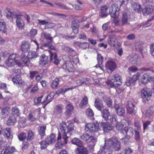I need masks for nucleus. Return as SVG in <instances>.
Instances as JSON below:
<instances>
[{
  "label": "nucleus",
  "instance_id": "1",
  "mask_svg": "<svg viewBox=\"0 0 154 154\" xmlns=\"http://www.w3.org/2000/svg\"><path fill=\"white\" fill-rule=\"evenodd\" d=\"M61 132H59L57 137V140L59 141L55 145L57 149L61 148L63 145L67 143L68 138L70 135V132L73 130V125L72 123L69 124L67 126L66 123L62 122L60 125Z\"/></svg>",
  "mask_w": 154,
  "mask_h": 154
},
{
  "label": "nucleus",
  "instance_id": "2",
  "mask_svg": "<svg viewBox=\"0 0 154 154\" xmlns=\"http://www.w3.org/2000/svg\"><path fill=\"white\" fill-rule=\"evenodd\" d=\"M111 147H113L116 151H118L120 149V143L116 137H113L105 140V146L100 147L98 154H106ZM107 154L111 153H108Z\"/></svg>",
  "mask_w": 154,
  "mask_h": 154
},
{
  "label": "nucleus",
  "instance_id": "3",
  "mask_svg": "<svg viewBox=\"0 0 154 154\" xmlns=\"http://www.w3.org/2000/svg\"><path fill=\"white\" fill-rule=\"evenodd\" d=\"M81 137L87 143H90L88 146L90 149H92L94 148L97 142V138L91 136L89 133H84L81 136Z\"/></svg>",
  "mask_w": 154,
  "mask_h": 154
},
{
  "label": "nucleus",
  "instance_id": "4",
  "mask_svg": "<svg viewBox=\"0 0 154 154\" xmlns=\"http://www.w3.org/2000/svg\"><path fill=\"white\" fill-rule=\"evenodd\" d=\"M18 56L16 54H12L10 55L7 60L5 61L6 66L8 67H12L16 63L18 66H22V63L16 60V58Z\"/></svg>",
  "mask_w": 154,
  "mask_h": 154
},
{
  "label": "nucleus",
  "instance_id": "5",
  "mask_svg": "<svg viewBox=\"0 0 154 154\" xmlns=\"http://www.w3.org/2000/svg\"><path fill=\"white\" fill-rule=\"evenodd\" d=\"M106 83L112 87L120 85L122 84L121 77L118 74H116L113 75L111 80L107 82Z\"/></svg>",
  "mask_w": 154,
  "mask_h": 154
},
{
  "label": "nucleus",
  "instance_id": "6",
  "mask_svg": "<svg viewBox=\"0 0 154 154\" xmlns=\"http://www.w3.org/2000/svg\"><path fill=\"white\" fill-rule=\"evenodd\" d=\"M63 59L65 60L63 64V68L67 70L69 72H72L74 71V67L72 62L69 60V58L68 56L65 55L63 57Z\"/></svg>",
  "mask_w": 154,
  "mask_h": 154
},
{
  "label": "nucleus",
  "instance_id": "7",
  "mask_svg": "<svg viewBox=\"0 0 154 154\" xmlns=\"http://www.w3.org/2000/svg\"><path fill=\"white\" fill-rule=\"evenodd\" d=\"M101 126V123H98L87 124L85 127V130L87 131H96L100 129V126Z\"/></svg>",
  "mask_w": 154,
  "mask_h": 154
},
{
  "label": "nucleus",
  "instance_id": "8",
  "mask_svg": "<svg viewBox=\"0 0 154 154\" xmlns=\"http://www.w3.org/2000/svg\"><path fill=\"white\" fill-rule=\"evenodd\" d=\"M119 9L118 5L115 4L112 5L109 8V14L112 17L115 18L119 16Z\"/></svg>",
  "mask_w": 154,
  "mask_h": 154
},
{
  "label": "nucleus",
  "instance_id": "9",
  "mask_svg": "<svg viewBox=\"0 0 154 154\" xmlns=\"http://www.w3.org/2000/svg\"><path fill=\"white\" fill-rule=\"evenodd\" d=\"M141 94L144 102L148 101L152 97V93L149 88H144L141 91Z\"/></svg>",
  "mask_w": 154,
  "mask_h": 154
},
{
  "label": "nucleus",
  "instance_id": "10",
  "mask_svg": "<svg viewBox=\"0 0 154 154\" xmlns=\"http://www.w3.org/2000/svg\"><path fill=\"white\" fill-rule=\"evenodd\" d=\"M114 107L118 115L122 116L124 115L125 110L124 107L115 103L114 104Z\"/></svg>",
  "mask_w": 154,
  "mask_h": 154
},
{
  "label": "nucleus",
  "instance_id": "11",
  "mask_svg": "<svg viewBox=\"0 0 154 154\" xmlns=\"http://www.w3.org/2000/svg\"><path fill=\"white\" fill-rule=\"evenodd\" d=\"M48 51L50 53V61L57 65H58L60 60L57 58V54L55 52H51L50 50Z\"/></svg>",
  "mask_w": 154,
  "mask_h": 154
},
{
  "label": "nucleus",
  "instance_id": "12",
  "mask_svg": "<svg viewBox=\"0 0 154 154\" xmlns=\"http://www.w3.org/2000/svg\"><path fill=\"white\" fill-rule=\"evenodd\" d=\"M105 67L107 70H109L112 72L116 68V65L114 61L109 60L106 63Z\"/></svg>",
  "mask_w": 154,
  "mask_h": 154
},
{
  "label": "nucleus",
  "instance_id": "13",
  "mask_svg": "<svg viewBox=\"0 0 154 154\" xmlns=\"http://www.w3.org/2000/svg\"><path fill=\"white\" fill-rule=\"evenodd\" d=\"M141 82L143 84H145L148 82L152 83L154 85V76L151 77L145 74L143 75Z\"/></svg>",
  "mask_w": 154,
  "mask_h": 154
},
{
  "label": "nucleus",
  "instance_id": "14",
  "mask_svg": "<svg viewBox=\"0 0 154 154\" xmlns=\"http://www.w3.org/2000/svg\"><path fill=\"white\" fill-rule=\"evenodd\" d=\"M141 120L140 119L139 121L137 122H135V128H136L137 131L135 130V140L139 141L140 139L139 134L140 132L141 126L140 122Z\"/></svg>",
  "mask_w": 154,
  "mask_h": 154
},
{
  "label": "nucleus",
  "instance_id": "15",
  "mask_svg": "<svg viewBox=\"0 0 154 154\" xmlns=\"http://www.w3.org/2000/svg\"><path fill=\"white\" fill-rule=\"evenodd\" d=\"M76 154H88V151L86 148L83 146H79L75 151Z\"/></svg>",
  "mask_w": 154,
  "mask_h": 154
},
{
  "label": "nucleus",
  "instance_id": "16",
  "mask_svg": "<svg viewBox=\"0 0 154 154\" xmlns=\"http://www.w3.org/2000/svg\"><path fill=\"white\" fill-rule=\"evenodd\" d=\"M15 151V149L14 147L8 146L3 149L1 152V154H12Z\"/></svg>",
  "mask_w": 154,
  "mask_h": 154
},
{
  "label": "nucleus",
  "instance_id": "17",
  "mask_svg": "<svg viewBox=\"0 0 154 154\" xmlns=\"http://www.w3.org/2000/svg\"><path fill=\"white\" fill-rule=\"evenodd\" d=\"M154 7L152 5H148L143 10V14L146 15L151 14L153 11Z\"/></svg>",
  "mask_w": 154,
  "mask_h": 154
},
{
  "label": "nucleus",
  "instance_id": "18",
  "mask_svg": "<svg viewBox=\"0 0 154 154\" xmlns=\"http://www.w3.org/2000/svg\"><path fill=\"white\" fill-rule=\"evenodd\" d=\"M11 130L9 128L3 129L2 134L4 137L8 139L11 138L12 137L11 134Z\"/></svg>",
  "mask_w": 154,
  "mask_h": 154
},
{
  "label": "nucleus",
  "instance_id": "19",
  "mask_svg": "<svg viewBox=\"0 0 154 154\" xmlns=\"http://www.w3.org/2000/svg\"><path fill=\"white\" fill-rule=\"evenodd\" d=\"M20 48L23 52H26L29 50L30 45L28 42L26 41H23L21 43Z\"/></svg>",
  "mask_w": 154,
  "mask_h": 154
},
{
  "label": "nucleus",
  "instance_id": "20",
  "mask_svg": "<svg viewBox=\"0 0 154 154\" xmlns=\"http://www.w3.org/2000/svg\"><path fill=\"white\" fill-rule=\"evenodd\" d=\"M75 88V87H72L71 88H68L66 86H65L56 91V94H64L67 91L69 90H72Z\"/></svg>",
  "mask_w": 154,
  "mask_h": 154
},
{
  "label": "nucleus",
  "instance_id": "21",
  "mask_svg": "<svg viewBox=\"0 0 154 154\" xmlns=\"http://www.w3.org/2000/svg\"><path fill=\"white\" fill-rule=\"evenodd\" d=\"M94 106L98 110L100 111H101V109L104 107L102 101L99 99L95 100Z\"/></svg>",
  "mask_w": 154,
  "mask_h": 154
},
{
  "label": "nucleus",
  "instance_id": "22",
  "mask_svg": "<svg viewBox=\"0 0 154 154\" xmlns=\"http://www.w3.org/2000/svg\"><path fill=\"white\" fill-rule=\"evenodd\" d=\"M127 106V112L129 114L133 113L134 105V103L131 101L128 102Z\"/></svg>",
  "mask_w": 154,
  "mask_h": 154
},
{
  "label": "nucleus",
  "instance_id": "23",
  "mask_svg": "<svg viewBox=\"0 0 154 154\" xmlns=\"http://www.w3.org/2000/svg\"><path fill=\"white\" fill-rule=\"evenodd\" d=\"M97 59L98 64H97L95 67L96 68H99L100 69L103 70V67L100 66L102 64L103 62V58L102 55L99 54H98Z\"/></svg>",
  "mask_w": 154,
  "mask_h": 154
},
{
  "label": "nucleus",
  "instance_id": "24",
  "mask_svg": "<svg viewBox=\"0 0 154 154\" xmlns=\"http://www.w3.org/2000/svg\"><path fill=\"white\" fill-rule=\"evenodd\" d=\"M102 126L103 131L106 132H108L112 129V127L111 125L109 123H103L102 125L101 124V126Z\"/></svg>",
  "mask_w": 154,
  "mask_h": 154
},
{
  "label": "nucleus",
  "instance_id": "25",
  "mask_svg": "<svg viewBox=\"0 0 154 154\" xmlns=\"http://www.w3.org/2000/svg\"><path fill=\"white\" fill-rule=\"evenodd\" d=\"M135 49L139 51V52L140 54V55L143 58V56L142 53L143 50L142 43L141 42H136L135 43Z\"/></svg>",
  "mask_w": 154,
  "mask_h": 154
},
{
  "label": "nucleus",
  "instance_id": "26",
  "mask_svg": "<svg viewBox=\"0 0 154 154\" xmlns=\"http://www.w3.org/2000/svg\"><path fill=\"white\" fill-rule=\"evenodd\" d=\"M48 62V57L45 54L42 55L40 58L39 61L40 64L43 66L46 64Z\"/></svg>",
  "mask_w": 154,
  "mask_h": 154
},
{
  "label": "nucleus",
  "instance_id": "27",
  "mask_svg": "<svg viewBox=\"0 0 154 154\" xmlns=\"http://www.w3.org/2000/svg\"><path fill=\"white\" fill-rule=\"evenodd\" d=\"M16 24L17 26L20 29H22L24 25V21L21 17H18L16 20Z\"/></svg>",
  "mask_w": 154,
  "mask_h": 154
},
{
  "label": "nucleus",
  "instance_id": "28",
  "mask_svg": "<svg viewBox=\"0 0 154 154\" xmlns=\"http://www.w3.org/2000/svg\"><path fill=\"white\" fill-rule=\"evenodd\" d=\"M66 115L68 116H70L73 110V107L72 104H69L66 105Z\"/></svg>",
  "mask_w": 154,
  "mask_h": 154
},
{
  "label": "nucleus",
  "instance_id": "29",
  "mask_svg": "<svg viewBox=\"0 0 154 154\" xmlns=\"http://www.w3.org/2000/svg\"><path fill=\"white\" fill-rule=\"evenodd\" d=\"M45 140L48 145L54 143L56 140L55 135L51 134L50 136H47Z\"/></svg>",
  "mask_w": 154,
  "mask_h": 154
},
{
  "label": "nucleus",
  "instance_id": "30",
  "mask_svg": "<svg viewBox=\"0 0 154 154\" xmlns=\"http://www.w3.org/2000/svg\"><path fill=\"white\" fill-rule=\"evenodd\" d=\"M38 56L37 53L35 51H30L28 54L27 57L29 60H34Z\"/></svg>",
  "mask_w": 154,
  "mask_h": 154
},
{
  "label": "nucleus",
  "instance_id": "31",
  "mask_svg": "<svg viewBox=\"0 0 154 154\" xmlns=\"http://www.w3.org/2000/svg\"><path fill=\"white\" fill-rule=\"evenodd\" d=\"M17 120L14 116H10L7 121V124L8 125H12L17 122Z\"/></svg>",
  "mask_w": 154,
  "mask_h": 154
},
{
  "label": "nucleus",
  "instance_id": "32",
  "mask_svg": "<svg viewBox=\"0 0 154 154\" xmlns=\"http://www.w3.org/2000/svg\"><path fill=\"white\" fill-rule=\"evenodd\" d=\"M79 24L77 23L76 20H73L72 22L71 27L74 32L77 34L78 32V28Z\"/></svg>",
  "mask_w": 154,
  "mask_h": 154
},
{
  "label": "nucleus",
  "instance_id": "33",
  "mask_svg": "<svg viewBox=\"0 0 154 154\" xmlns=\"http://www.w3.org/2000/svg\"><path fill=\"white\" fill-rule=\"evenodd\" d=\"M46 128V126L45 125L39 126L38 128L39 134L42 138L45 135V130Z\"/></svg>",
  "mask_w": 154,
  "mask_h": 154
},
{
  "label": "nucleus",
  "instance_id": "34",
  "mask_svg": "<svg viewBox=\"0 0 154 154\" xmlns=\"http://www.w3.org/2000/svg\"><path fill=\"white\" fill-rule=\"evenodd\" d=\"M20 60L23 62V63H22V66L23 65V64L27 65L29 63V60L27 57L23 53L20 56Z\"/></svg>",
  "mask_w": 154,
  "mask_h": 154
},
{
  "label": "nucleus",
  "instance_id": "35",
  "mask_svg": "<svg viewBox=\"0 0 154 154\" xmlns=\"http://www.w3.org/2000/svg\"><path fill=\"white\" fill-rule=\"evenodd\" d=\"M12 81L14 84H16L17 85H20L23 83L21 78L19 75H17L13 78Z\"/></svg>",
  "mask_w": 154,
  "mask_h": 154
},
{
  "label": "nucleus",
  "instance_id": "36",
  "mask_svg": "<svg viewBox=\"0 0 154 154\" xmlns=\"http://www.w3.org/2000/svg\"><path fill=\"white\" fill-rule=\"evenodd\" d=\"M133 130L131 128H125L124 129V131L126 135L128 137L130 138L133 135Z\"/></svg>",
  "mask_w": 154,
  "mask_h": 154
},
{
  "label": "nucleus",
  "instance_id": "37",
  "mask_svg": "<svg viewBox=\"0 0 154 154\" xmlns=\"http://www.w3.org/2000/svg\"><path fill=\"white\" fill-rule=\"evenodd\" d=\"M63 106L62 104L57 105L54 109V112L57 114H60L62 113Z\"/></svg>",
  "mask_w": 154,
  "mask_h": 154
},
{
  "label": "nucleus",
  "instance_id": "38",
  "mask_svg": "<svg viewBox=\"0 0 154 154\" xmlns=\"http://www.w3.org/2000/svg\"><path fill=\"white\" fill-rule=\"evenodd\" d=\"M54 96V94L53 93H50L47 97L46 99L44 101L43 103H44L45 105H47L53 100V98Z\"/></svg>",
  "mask_w": 154,
  "mask_h": 154
},
{
  "label": "nucleus",
  "instance_id": "39",
  "mask_svg": "<svg viewBox=\"0 0 154 154\" xmlns=\"http://www.w3.org/2000/svg\"><path fill=\"white\" fill-rule=\"evenodd\" d=\"M88 103V99L87 97L85 96L81 100V102L79 105V107L81 108H84L85 106Z\"/></svg>",
  "mask_w": 154,
  "mask_h": 154
},
{
  "label": "nucleus",
  "instance_id": "40",
  "mask_svg": "<svg viewBox=\"0 0 154 154\" xmlns=\"http://www.w3.org/2000/svg\"><path fill=\"white\" fill-rule=\"evenodd\" d=\"M110 115V113L108 109H104L102 112V116L104 119L107 121L109 119V116Z\"/></svg>",
  "mask_w": 154,
  "mask_h": 154
},
{
  "label": "nucleus",
  "instance_id": "41",
  "mask_svg": "<svg viewBox=\"0 0 154 154\" xmlns=\"http://www.w3.org/2000/svg\"><path fill=\"white\" fill-rule=\"evenodd\" d=\"M10 112L9 108L8 106H6L3 108L2 110V115L4 117H6L8 114Z\"/></svg>",
  "mask_w": 154,
  "mask_h": 154
},
{
  "label": "nucleus",
  "instance_id": "42",
  "mask_svg": "<svg viewBox=\"0 0 154 154\" xmlns=\"http://www.w3.org/2000/svg\"><path fill=\"white\" fill-rule=\"evenodd\" d=\"M72 144L78 146H80L82 144V142L79 139L75 137L73 138L71 141Z\"/></svg>",
  "mask_w": 154,
  "mask_h": 154
},
{
  "label": "nucleus",
  "instance_id": "43",
  "mask_svg": "<svg viewBox=\"0 0 154 154\" xmlns=\"http://www.w3.org/2000/svg\"><path fill=\"white\" fill-rule=\"evenodd\" d=\"M128 16L127 14V12L125 11L122 13V22L123 24H126L128 22Z\"/></svg>",
  "mask_w": 154,
  "mask_h": 154
},
{
  "label": "nucleus",
  "instance_id": "44",
  "mask_svg": "<svg viewBox=\"0 0 154 154\" xmlns=\"http://www.w3.org/2000/svg\"><path fill=\"white\" fill-rule=\"evenodd\" d=\"M86 114L87 116L91 119H94V113L92 110L90 108H88L86 110Z\"/></svg>",
  "mask_w": 154,
  "mask_h": 154
},
{
  "label": "nucleus",
  "instance_id": "45",
  "mask_svg": "<svg viewBox=\"0 0 154 154\" xmlns=\"http://www.w3.org/2000/svg\"><path fill=\"white\" fill-rule=\"evenodd\" d=\"M6 26L5 22L3 20H0V31L5 32L6 31Z\"/></svg>",
  "mask_w": 154,
  "mask_h": 154
},
{
  "label": "nucleus",
  "instance_id": "46",
  "mask_svg": "<svg viewBox=\"0 0 154 154\" xmlns=\"http://www.w3.org/2000/svg\"><path fill=\"white\" fill-rule=\"evenodd\" d=\"M110 117L109 121L112 124L116 123V115L114 114H112L110 115Z\"/></svg>",
  "mask_w": 154,
  "mask_h": 154
},
{
  "label": "nucleus",
  "instance_id": "47",
  "mask_svg": "<svg viewBox=\"0 0 154 154\" xmlns=\"http://www.w3.org/2000/svg\"><path fill=\"white\" fill-rule=\"evenodd\" d=\"M8 12L6 15L7 18H14L16 17V14L15 13L13 12L12 11L7 10Z\"/></svg>",
  "mask_w": 154,
  "mask_h": 154
},
{
  "label": "nucleus",
  "instance_id": "48",
  "mask_svg": "<svg viewBox=\"0 0 154 154\" xmlns=\"http://www.w3.org/2000/svg\"><path fill=\"white\" fill-rule=\"evenodd\" d=\"M124 120H122L121 122H117L116 124V129L118 131H119L122 130L124 127V125L122 124Z\"/></svg>",
  "mask_w": 154,
  "mask_h": 154
},
{
  "label": "nucleus",
  "instance_id": "49",
  "mask_svg": "<svg viewBox=\"0 0 154 154\" xmlns=\"http://www.w3.org/2000/svg\"><path fill=\"white\" fill-rule=\"evenodd\" d=\"M77 45H79V46L82 48V49H86L87 48L89 47V44L86 42H84L83 43H79V42H77Z\"/></svg>",
  "mask_w": 154,
  "mask_h": 154
},
{
  "label": "nucleus",
  "instance_id": "50",
  "mask_svg": "<svg viewBox=\"0 0 154 154\" xmlns=\"http://www.w3.org/2000/svg\"><path fill=\"white\" fill-rule=\"evenodd\" d=\"M59 79H55L53 82L51 86L53 88L55 89L59 84Z\"/></svg>",
  "mask_w": 154,
  "mask_h": 154
},
{
  "label": "nucleus",
  "instance_id": "51",
  "mask_svg": "<svg viewBox=\"0 0 154 154\" xmlns=\"http://www.w3.org/2000/svg\"><path fill=\"white\" fill-rule=\"evenodd\" d=\"M40 148L42 149H45L47 147V145H48L45 140L41 141L40 143Z\"/></svg>",
  "mask_w": 154,
  "mask_h": 154
},
{
  "label": "nucleus",
  "instance_id": "52",
  "mask_svg": "<svg viewBox=\"0 0 154 154\" xmlns=\"http://www.w3.org/2000/svg\"><path fill=\"white\" fill-rule=\"evenodd\" d=\"M44 37L47 40H49L50 42H52V38L51 37L50 34L47 33H44L42 34Z\"/></svg>",
  "mask_w": 154,
  "mask_h": 154
},
{
  "label": "nucleus",
  "instance_id": "53",
  "mask_svg": "<svg viewBox=\"0 0 154 154\" xmlns=\"http://www.w3.org/2000/svg\"><path fill=\"white\" fill-rule=\"evenodd\" d=\"M153 113L152 109H149L146 110V116L147 117L149 118L152 115Z\"/></svg>",
  "mask_w": 154,
  "mask_h": 154
},
{
  "label": "nucleus",
  "instance_id": "54",
  "mask_svg": "<svg viewBox=\"0 0 154 154\" xmlns=\"http://www.w3.org/2000/svg\"><path fill=\"white\" fill-rule=\"evenodd\" d=\"M18 137L19 140H23L26 138V134L24 133H22L18 135Z\"/></svg>",
  "mask_w": 154,
  "mask_h": 154
},
{
  "label": "nucleus",
  "instance_id": "55",
  "mask_svg": "<svg viewBox=\"0 0 154 154\" xmlns=\"http://www.w3.org/2000/svg\"><path fill=\"white\" fill-rule=\"evenodd\" d=\"M49 14H51L53 15L58 17L60 18H63L64 17H65L66 16L63 14H60L58 13H55V12H52V13H48Z\"/></svg>",
  "mask_w": 154,
  "mask_h": 154
},
{
  "label": "nucleus",
  "instance_id": "56",
  "mask_svg": "<svg viewBox=\"0 0 154 154\" xmlns=\"http://www.w3.org/2000/svg\"><path fill=\"white\" fill-rule=\"evenodd\" d=\"M116 41L114 38H111L109 39L108 42L111 45H112L113 46H115Z\"/></svg>",
  "mask_w": 154,
  "mask_h": 154
},
{
  "label": "nucleus",
  "instance_id": "57",
  "mask_svg": "<svg viewBox=\"0 0 154 154\" xmlns=\"http://www.w3.org/2000/svg\"><path fill=\"white\" fill-rule=\"evenodd\" d=\"M57 5L58 7L59 8L62 9L67 10H69L70 9V8L67 7L65 5L63 4H57Z\"/></svg>",
  "mask_w": 154,
  "mask_h": 154
},
{
  "label": "nucleus",
  "instance_id": "58",
  "mask_svg": "<svg viewBox=\"0 0 154 154\" xmlns=\"http://www.w3.org/2000/svg\"><path fill=\"white\" fill-rule=\"evenodd\" d=\"M12 111L14 114L17 115V116L19 114V110L17 106H15L12 108Z\"/></svg>",
  "mask_w": 154,
  "mask_h": 154
},
{
  "label": "nucleus",
  "instance_id": "59",
  "mask_svg": "<svg viewBox=\"0 0 154 154\" xmlns=\"http://www.w3.org/2000/svg\"><path fill=\"white\" fill-rule=\"evenodd\" d=\"M135 11H137L138 13L141 12L142 10L141 7L140 5L138 3L135 4Z\"/></svg>",
  "mask_w": 154,
  "mask_h": 154
},
{
  "label": "nucleus",
  "instance_id": "60",
  "mask_svg": "<svg viewBox=\"0 0 154 154\" xmlns=\"http://www.w3.org/2000/svg\"><path fill=\"white\" fill-rule=\"evenodd\" d=\"M84 77H81L79 79L76 81V84L78 85H80L83 84H84Z\"/></svg>",
  "mask_w": 154,
  "mask_h": 154
},
{
  "label": "nucleus",
  "instance_id": "61",
  "mask_svg": "<svg viewBox=\"0 0 154 154\" xmlns=\"http://www.w3.org/2000/svg\"><path fill=\"white\" fill-rule=\"evenodd\" d=\"M151 122L147 121L143 123V128L144 130L147 129L148 126L150 124Z\"/></svg>",
  "mask_w": 154,
  "mask_h": 154
},
{
  "label": "nucleus",
  "instance_id": "62",
  "mask_svg": "<svg viewBox=\"0 0 154 154\" xmlns=\"http://www.w3.org/2000/svg\"><path fill=\"white\" fill-rule=\"evenodd\" d=\"M37 30L36 29H32L30 30L29 32V34L31 37H34L36 35L37 33Z\"/></svg>",
  "mask_w": 154,
  "mask_h": 154
},
{
  "label": "nucleus",
  "instance_id": "63",
  "mask_svg": "<svg viewBox=\"0 0 154 154\" xmlns=\"http://www.w3.org/2000/svg\"><path fill=\"white\" fill-rule=\"evenodd\" d=\"M134 83L135 82H134V78L131 77L130 78L128 81V82H126V84L127 86H128L131 85V84H132L133 85H134Z\"/></svg>",
  "mask_w": 154,
  "mask_h": 154
},
{
  "label": "nucleus",
  "instance_id": "64",
  "mask_svg": "<svg viewBox=\"0 0 154 154\" xmlns=\"http://www.w3.org/2000/svg\"><path fill=\"white\" fill-rule=\"evenodd\" d=\"M150 51L151 55L154 57V43L150 45Z\"/></svg>",
  "mask_w": 154,
  "mask_h": 154
}]
</instances>
